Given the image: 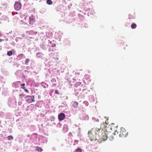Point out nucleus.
I'll return each mask as SVG.
<instances>
[{
  "mask_svg": "<svg viewBox=\"0 0 152 152\" xmlns=\"http://www.w3.org/2000/svg\"><path fill=\"white\" fill-rule=\"evenodd\" d=\"M109 127L112 130H114V132H107V131L105 132L101 129H98V136L101 140V142H102V141L106 140L108 137L110 140H113L114 136L115 134V133L117 132V126H115L114 123H112L110 125Z\"/></svg>",
  "mask_w": 152,
  "mask_h": 152,
  "instance_id": "1",
  "label": "nucleus"
},
{
  "mask_svg": "<svg viewBox=\"0 0 152 152\" xmlns=\"http://www.w3.org/2000/svg\"><path fill=\"white\" fill-rule=\"evenodd\" d=\"M98 131H97L96 129L92 128L88 132V137L91 141H95L97 139H99L98 136Z\"/></svg>",
  "mask_w": 152,
  "mask_h": 152,
  "instance_id": "2",
  "label": "nucleus"
},
{
  "mask_svg": "<svg viewBox=\"0 0 152 152\" xmlns=\"http://www.w3.org/2000/svg\"><path fill=\"white\" fill-rule=\"evenodd\" d=\"M128 132L123 127H121L119 132V136L120 137H125L128 135Z\"/></svg>",
  "mask_w": 152,
  "mask_h": 152,
  "instance_id": "3",
  "label": "nucleus"
},
{
  "mask_svg": "<svg viewBox=\"0 0 152 152\" xmlns=\"http://www.w3.org/2000/svg\"><path fill=\"white\" fill-rule=\"evenodd\" d=\"M28 98L27 99V102L28 103H30L34 102L35 100L34 99V96H27L26 97Z\"/></svg>",
  "mask_w": 152,
  "mask_h": 152,
  "instance_id": "4",
  "label": "nucleus"
},
{
  "mask_svg": "<svg viewBox=\"0 0 152 152\" xmlns=\"http://www.w3.org/2000/svg\"><path fill=\"white\" fill-rule=\"evenodd\" d=\"M21 7V4L20 3L15 2L14 5V7L16 10H20Z\"/></svg>",
  "mask_w": 152,
  "mask_h": 152,
  "instance_id": "5",
  "label": "nucleus"
},
{
  "mask_svg": "<svg viewBox=\"0 0 152 152\" xmlns=\"http://www.w3.org/2000/svg\"><path fill=\"white\" fill-rule=\"evenodd\" d=\"M65 117V115L64 113H61L58 115V118L59 121L63 120Z\"/></svg>",
  "mask_w": 152,
  "mask_h": 152,
  "instance_id": "6",
  "label": "nucleus"
},
{
  "mask_svg": "<svg viewBox=\"0 0 152 152\" xmlns=\"http://www.w3.org/2000/svg\"><path fill=\"white\" fill-rule=\"evenodd\" d=\"M35 19L34 17L32 15L29 17V21L30 24H32L35 21Z\"/></svg>",
  "mask_w": 152,
  "mask_h": 152,
  "instance_id": "7",
  "label": "nucleus"
},
{
  "mask_svg": "<svg viewBox=\"0 0 152 152\" xmlns=\"http://www.w3.org/2000/svg\"><path fill=\"white\" fill-rule=\"evenodd\" d=\"M78 104V103L77 102L74 101L73 102L72 105L74 107L76 108L77 107Z\"/></svg>",
  "mask_w": 152,
  "mask_h": 152,
  "instance_id": "8",
  "label": "nucleus"
},
{
  "mask_svg": "<svg viewBox=\"0 0 152 152\" xmlns=\"http://www.w3.org/2000/svg\"><path fill=\"white\" fill-rule=\"evenodd\" d=\"M36 150L39 152H41L42 151V148L38 146L36 147Z\"/></svg>",
  "mask_w": 152,
  "mask_h": 152,
  "instance_id": "9",
  "label": "nucleus"
},
{
  "mask_svg": "<svg viewBox=\"0 0 152 152\" xmlns=\"http://www.w3.org/2000/svg\"><path fill=\"white\" fill-rule=\"evenodd\" d=\"M137 27V25L136 24L132 23L131 25V28L132 29H134Z\"/></svg>",
  "mask_w": 152,
  "mask_h": 152,
  "instance_id": "10",
  "label": "nucleus"
},
{
  "mask_svg": "<svg viewBox=\"0 0 152 152\" xmlns=\"http://www.w3.org/2000/svg\"><path fill=\"white\" fill-rule=\"evenodd\" d=\"M47 4L49 5H51L52 4V1L50 0H48L47 1Z\"/></svg>",
  "mask_w": 152,
  "mask_h": 152,
  "instance_id": "11",
  "label": "nucleus"
},
{
  "mask_svg": "<svg viewBox=\"0 0 152 152\" xmlns=\"http://www.w3.org/2000/svg\"><path fill=\"white\" fill-rule=\"evenodd\" d=\"M7 55L9 56H10L12 55V52L11 51H8L7 53Z\"/></svg>",
  "mask_w": 152,
  "mask_h": 152,
  "instance_id": "12",
  "label": "nucleus"
},
{
  "mask_svg": "<svg viewBox=\"0 0 152 152\" xmlns=\"http://www.w3.org/2000/svg\"><path fill=\"white\" fill-rule=\"evenodd\" d=\"M108 118H106V120H105V122H103V124H108Z\"/></svg>",
  "mask_w": 152,
  "mask_h": 152,
  "instance_id": "13",
  "label": "nucleus"
},
{
  "mask_svg": "<svg viewBox=\"0 0 152 152\" xmlns=\"http://www.w3.org/2000/svg\"><path fill=\"white\" fill-rule=\"evenodd\" d=\"M30 61V59L28 58H26L25 60V64L26 65H28V63Z\"/></svg>",
  "mask_w": 152,
  "mask_h": 152,
  "instance_id": "14",
  "label": "nucleus"
},
{
  "mask_svg": "<svg viewBox=\"0 0 152 152\" xmlns=\"http://www.w3.org/2000/svg\"><path fill=\"white\" fill-rule=\"evenodd\" d=\"M8 140H10L13 139V137L12 136H9L7 137Z\"/></svg>",
  "mask_w": 152,
  "mask_h": 152,
  "instance_id": "15",
  "label": "nucleus"
},
{
  "mask_svg": "<svg viewBox=\"0 0 152 152\" xmlns=\"http://www.w3.org/2000/svg\"><path fill=\"white\" fill-rule=\"evenodd\" d=\"M25 94H24L23 93L20 94L19 95V96L21 98H22L23 97L25 96Z\"/></svg>",
  "mask_w": 152,
  "mask_h": 152,
  "instance_id": "16",
  "label": "nucleus"
},
{
  "mask_svg": "<svg viewBox=\"0 0 152 152\" xmlns=\"http://www.w3.org/2000/svg\"><path fill=\"white\" fill-rule=\"evenodd\" d=\"M76 152H82V150L80 148H78L76 151Z\"/></svg>",
  "mask_w": 152,
  "mask_h": 152,
  "instance_id": "17",
  "label": "nucleus"
},
{
  "mask_svg": "<svg viewBox=\"0 0 152 152\" xmlns=\"http://www.w3.org/2000/svg\"><path fill=\"white\" fill-rule=\"evenodd\" d=\"M22 88L24 89V91L27 93L28 92V91L27 89H25V87H22Z\"/></svg>",
  "mask_w": 152,
  "mask_h": 152,
  "instance_id": "18",
  "label": "nucleus"
},
{
  "mask_svg": "<svg viewBox=\"0 0 152 152\" xmlns=\"http://www.w3.org/2000/svg\"><path fill=\"white\" fill-rule=\"evenodd\" d=\"M55 93H56V94H59V92L58 91V90H56L55 91Z\"/></svg>",
  "mask_w": 152,
  "mask_h": 152,
  "instance_id": "19",
  "label": "nucleus"
},
{
  "mask_svg": "<svg viewBox=\"0 0 152 152\" xmlns=\"http://www.w3.org/2000/svg\"><path fill=\"white\" fill-rule=\"evenodd\" d=\"M20 86H21V88L22 87H24V86H25V84L24 83H23L22 84H21L20 85Z\"/></svg>",
  "mask_w": 152,
  "mask_h": 152,
  "instance_id": "20",
  "label": "nucleus"
},
{
  "mask_svg": "<svg viewBox=\"0 0 152 152\" xmlns=\"http://www.w3.org/2000/svg\"><path fill=\"white\" fill-rule=\"evenodd\" d=\"M56 46V45L55 44H52V46L53 47H55V46Z\"/></svg>",
  "mask_w": 152,
  "mask_h": 152,
  "instance_id": "21",
  "label": "nucleus"
},
{
  "mask_svg": "<svg viewBox=\"0 0 152 152\" xmlns=\"http://www.w3.org/2000/svg\"><path fill=\"white\" fill-rule=\"evenodd\" d=\"M4 40L2 39H0V42H2Z\"/></svg>",
  "mask_w": 152,
  "mask_h": 152,
  "instance_id": "22",
  "label": "nucleus"
},
{
  "mask_svg": "<svg viewBox=\"0 0 152 152\" xmlns=\"http://www.w3.org/2000/svg\"><path fill=\"white\" fill-rule=\"evenodd\" d=\"M129 16L130 15H129ZM129 18H130V17H129Z\"/></svg>",
  "mask_w": 152,
  "mask_h": 152,
  "instance_id": "23",
  "label": "nucleus"
},
{
  "mask_svg": "<svg viewBox=\"0 0 152 152\" xmlns=\"http://www.w3.org/2000/svg\"><path fill=\"white\" fill-rule=\"evenodd\" d=\"M1 36V34L0 33V36Z\"/></svg>",
  "mask_w": 152,
  "mask_h": 152,
  "instance_id": "24",
  "label": "nucleus"
}]
</instances>
